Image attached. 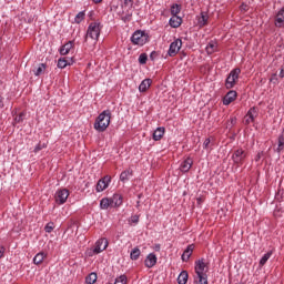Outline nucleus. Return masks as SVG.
I'll use <instances>...</instances> for the list:
<instances>
[{"mask_svg":"<svg viewBox=\"0 0 284 284\" xmlns=\"http://www.w3.org/2000/svg\"><path fill=\"white\" fill-rule=\"evenodd\" d=\"M112 112L110 110H104L95 119V122L93 124L94 130H97V132H105L110 126Z\"/></svg>","mask_w":284,"mask_h":284,"instance_id":"f257e3e1","label":"nucleus"},{"mask_svg":"<svg viewBox=\"0 0 284 284\" xmlns=\"http://www.w3.org/2000/svg\"><path fill=\"white\" fill-rule=\"evenodd\" d=\"M99 37H101V23L91 22L87 30L85 41H88V38L99 41Z\"/></svg>","mask_w":284,"mask_h":284,"instance_id":"f03ea898","label":"nucleus"},{"mask_svg":"<svg viewBox=\"0 0 284 284\" xmlns=\"http://www.w3.org/2000/svg\"><path fill=\"white\" fill-rule=\"evenodd\" d=\"M241 75V69H233L225 80L226 90H232L236 85V81H239V77Z\"/></svg>","mask_w":284,"mask_h":284,"instance_id":"7ed1b4c3","label":"nucleus"},{"mask_svg":"<svg viewBox=\"0 0 284 284\" xmlns=\"http://www.w3.org/2000/svg\"><path fill=\"white\" fill-rule=\"evenodd\" d=\"M247 159V151L243 149H236L232 154V161L235 165L241 166Z\"/></svg>","mask_w":284,"mask_h":284,"instance_id":"20e7f679","label":"nucleus"},{"mask_svg":"<svg viewBox=\"0 0 284 284\" xmlns=\"http://www.w3.org/2000/svg\"><path fill=\"white\" fill-rule=\"evenodd\" d=\"M149 36L141 30L135 31L131 37V43L133 45H145L148 43Z\"/></svg>","mask_w":284,"mask_h":284,"instance_id":"39448f33","label":"nucleus"},{"mask_svg":"<svg viewBox=\"0 0 284 284\" xmlns=\"http://www.w3.org/2000/svg\"><path fill=\"white\" fill-rule=\"evenodd\" d=\"M68 196H70V191L68 189H60L55 192V203L58 205H63L65 201H68Z\"/></svg>","mask_w":284,"mask_h":284,"instance_id":"423d86ee","label":"nucleus"},{"mask_svg":"<svg viewBox=\"0 0 284 284\" xmlns=\"http://www.w3.org/2000/svg\"><path fill=\"white\" fill-rule=\"evenodd\" d=\"M182 45H183V41L181 39H176L175 41H173L170 44V48L168 51L169 57H176Z\"/></svg>","mask_w":284,"mask_h":284,"instance_id":"0eeeda50","label":"nucleus"},{"mask_svg":"<svg viewBox=\"0 0 284 284\" xmlns=\"http://www.w3.org/2000/svg\"><path fill=\"white\" fill-rule=\"evenodd\" d=\"M210 266L205 263V258L195 261V274H207Z\"/></svg>","mask_w":284,"mask_h":284,"instance_id":"6e6552de","label":"nucleus"},{"mask_svg":"<svg viewBox=\"0 0 284 284\" xmlns=\"http://www.w3.org/2000/svg\"><path fill=\"white\" fill-rule=\"evenodd\" d=\"M112 181V176L105 175L104 178L100 179L97 183L95 191L103 192V190H108V185Z\"/></svg>","mask_w":284,"mask_h":284,"instance_id":"1a4fd4ad","label":"nucleus"},{"mask_svg":"<svg viewBox=\"0 0 284 284\" xmlns=\"http://www.w3.org/2000/svg\"><path fill=\"white\" fill-rule=\"evenodd\" d=\"M108 239L103 237L97 241L93 248V254H101L104 250H108Z\"/></svg>","mask_w":284,"mask_h":284,"instance_id":"9d476101","label":"nucleus"},{"mask_svg":"<svg viewBox=\"0 0 284 284\" xmlns=\"http://www.w3.org/2000/svg\"><path fill=\"white\" fill-rule=\"evenodd\" d=\"M237 93L234 90L229 91L225 97L223 98V104L230 105L233 101H236Z\"/></svg>","mask_w":284,"mask_h":284,"instance_id":"9b49d317","label":"nucleus"},{"mask_svg":"<svg viewBox=\"0 0 284 284\" xmlns=\"http://www.w3.org/2000/svg\"><path fill=\"white\" fill-rule=\"evenodd\" d=\"M194 164V161L192 158H186L180 165L181 172H190L192 170V165Z\"/></svg>","mask_w":284,"mask_h":284,"instance_id":"f8f14e48","label":"nucleus"},{"mask_svg":"<svg viewBox=\"0 0 284 284\" xmlns=\"http://www.w3.org/2000/svg\"><path fill=\"white\" fill-rule=\"evenodd\" d=\"M74 63V58H60L58 60V68L63 70V68H68V65H72Z\"/></svg>","mask_w":284,"mask_h":284,"instance_id":"ddd939ff","label":"nucleus"},{"mask_svg":"<svg viewBox=\"0 0 284 284\" xmlns=\"http://www.w3.org/2000/svg\"><path fill=\"white\" fill-rule=\"evenodd\" d=\"M156 254L150 253L144 261V265L145 267L152 268L154 265H156Z\"/></svg>","mask_w":284,"mask_h":284,"instance_id":"4468645a","label":"nucleus"},{"mask_svg":"<svg viewBox=\"0 0 284 284\" xmlns=\"http://www.w3.org/2000/svg\"><path fill=\"white\" fill-rule=\"evenodd\" d=\"M192 252H194V244H190L182 254V261L187 263L190 261V256H192Z\"/></svg>","mask_w":284,"mask_h":284,"instance_id":"2eb2a0df","label":"nucleus"},{"mask_svg":"<svg viewBox=\"0 0 284 284\" xmlns=\"http://www.w3.org/2000/svg\"><path fill=\"white\" fill-rule=\"evenodd\" d=\"M73 48H74V42L69 41L60 48V54L62 57H65V54H70V50H72Z\"/></svg>","mask_w":284,"mask_h":284,"instance_id":"dca6fc26","label":"nucleus"},{"mask_svg":"<svg viewBox=\"0 0 284 284\" xmlns=\"http://www.w3.org/2000/svg\"><path fill=\"white\" fill-rule=\"evenodd\" d=\"M283 23H284V7L282 9H280V11L276 14L275 27L283 28Z\"/></svg>","mask_w":284,"mask_h":284,"instance_id":"f3484780","label":"nucleus"},{"mask_svg":"<svg viewBox=\"0 0 284 284\" xmlns=\"http://www.w3.org/2000/svg\"><path fill=\"white\" fill-rule=\"evenodd\" d=\"M181 23H183V18L179 16H172L169 21V26H171V28H181Z\"/></svg>","mask_w":284,"mask_h":284,"instance_id":"a211bd4d","label":"nucleus"},{"mask_svg":"<svg viewBox=\"0 0 284 284\" xmlns=\"http://www.w3.org/2000/svg\"><path fill=\"white\" fill-rule=\"evenodd\" d=\"M194 283L195 284H209L207 283V273H195Z\"/></svg>","mask_w":284,"mask_h":284,"instance_id":"6ab92c4d","label":"nucleus"},{"mask_svg":"<svg viewBox=\"0 0 284 284\" xmlns=\"http://www.w3.org/2000/svg\"><path fill=\"white\" fill-rule=\"evenodd\" d=\"M165 134V129L163 126H159L154 132H153V141H161Z\"/></svg>","mask_w":284,"mask_h":284,"instance_id":"aec40b11","label":"nucleus"},{"mask_svg":"<svg viewBox=\"0 0 284 284\" xmlns=\"http://www.w3.org/2000/svg\"><path fill=\"white\" fill-rule=\"evenodd\" d=\"M110 205H114V200H112V197H103L100 201V207L101 210H108V207H110Z\"/></svg>","mask_w":284,"mask_h":284,"instance_id":"412c9836","label":"nucleus"},{"mask_svg":"<svg viewBox=\"0 0 284 284\" xmlns=\"http://www.w3.org/2000/svg\"><path fill=\"white\" fill-rule=\"evenodd\" d=\"M133 174L134 171H132V169H128L120 174V181H122V183H125V181H130V176H132Z\"/></svg>","mask_w":284,"mask_h":284,"instance_id":"4be33fe9","label":"nucleus"},{"mask_svg":"<svg viewBox=\"0 0 284 284\" xmlns=\"http://www.w3.org/2000/svg\"><path fill=\"white\" fill-rule=\"evenodd\" d=\"M152 85V79H144L139 85L140 92H148V89Z\"/></svg>","mask_w":284,"mask_h":284,"instance_id":"5701e85b","label":"nucleus"},{"mask_svg":"<svg viewBox=\"0 0 284 284\" xmlns=\"http://www.w3.org/2000/svg\"><path fill=\"white\" fill-rule=\"evenodd\" d=\"M209 19H210V16H207V12L202 11L201 17L197 20L199 26L201 28H203L204 26H207Z\"/></svg>","mask_w":284,"mask_h":284,"instance_id":"b1692460","label":"nucleus"},{"mask_svg":"<svg viewBox=\"0 0 284 284\" xmlns=\"http://www.w3.org/2000/svg\"><path fill=\"white\" fill-rule=\"evenodd\" d=\"M111 201H113L115 207H121L123 205V195L114 194Z\"/></svg>","mask_w":284,"mask_h":284,"instance_id":"393cba45","label":"nucleus"},{"mask_svg":"<svg viewBox=\"0 0 284 284\" xmlns=\"http://www.w3.org/2000/svg\"><path fill=\"white\" fill-rule=\"evenodd\" d=\"M187 278H190L187 271H182L180 273V275L178 276V283L179 284H187Z\"/></svg>","mask_w":284,"mask_h":284,"instance_id":"a878e982","label":"nucleus"},{"mask_svg":"<svg viewBox=\"0 0 284 284\" xmlns=\"http://www.w3.org/2000/svg\"><path fill=\"white\" fill-rule=\"evenodd\" d=\"M45 256H47V255H45L43 252L38 253V254L33 257V263H34V265H41V263H43Z\"/></svg>","mask_w":284,"mask_h":284,"instance_id":"bb28decb","label":"nucleus"},{"mask_svg":"<svg viewBox=\"0 0 284 284\" xmlns=\"http://www.w3.org/2000/svg\"><path fill=\"white\" fill-rule=\"evenodd\" d=\"M141 256V250L139 247H134L131 251L130 258L131 261H139V257Z\"/></svg>","mask_w":284,"mask_h":284,"instance_id":"cd10ccee","label":"nucleus"},{"mask_svg":"<svg viewBox=\"0 0 284 284\" xmlns=\"http://www.w3.org/2000/svg\"><path fill=\"white\" fill-rule=\"evenodd\" d=\"M181 13V4L174 3L171 6V14L172 17H178Z\"/></svg>","mask_w":284,"mask_h":284,"instance_id":"c85d7f7f","label":"nucleus"},{"mask_svg":"<svg viewBox=\"0 0 284 284\" xmlns=\"http://www.w3.org/2000/svg\"><path fill=\"white\" fill-rule=\"evenodd\" d=\"M97 273L95 272H92L90 273L87 277H85V283L87 284H95L97 283Z\"/></svg>","mask_w":284,"mask_h":284,"instance_id":"c756f323","label":"nucleus"},{"mask_svg":"<svg viewBox=\"0 0 284 284\" xmlns=\"http://www.w3.org/2000/svg\"><path fill=\"white\" fill-rule=\"evenodd\" d=\"M206 52H207V54H214V52H216V44L210 42L206 45Z\"/></svg>","mask_w":284,"mask_h":284,"instance_id":"7c9ffc66","label":"nucleus"},{"mask_svg":"<svg viewBox=\"0 0 284 284\" xmlns=\"http://www.w3.org/2000/svg\"><path fill=\"white\" fill-rule=\"evenodd\" d=\"M140 219H141V215H132L129 219V225H136V224H139Z\"/></svg>","mask_w":284,"mask_h":284,"instance_id":"2f4dec72","label":"nucleus"},{"mask_svg":"<svg viewBox=\"0 0 284 284\" xmlns=\"http://www.w3.org/2000/svg\"><path fill=\"white\" fill-rule=\"evenodd\" d=\"M270 256H272V252H267L266 254H264L262 256V258L260 260V265L261 266L265 265V263H267V261H270Z\"/></svg>","mask_w":284,"mask_h":284,"instance_id":"473e14b6","label":"nucleus"},{"mask_svg":"<svg viewBox=\"0 0 284 284\" xmlns=\"http://www.w3.org/2000/svg\"><path fill=\"white\" fill-rule=\"evenodd\" d=\"M246 116L250 118L251 121H254V119L256 116V108L255 106L251 108L248 110Z\"/></svg>","mask_w":284,"mask_h":284,"instance_id":"72a5a7b5","label":"nucleus"},{"mask_svg":"<svg viewBox=\"0 0 284 284\" xmlns=\"http://www.w3.org/2000/svg\"><path fill=\"white\" fill-rule=\"evenodd\" d=\"M114 284H128V276L120 275L118 278H115Z\"/></svg>","mask_w":284,"mask_h":284,"instance_id":"f704fd0d","label":"nucleus"},{"mask_svg":"<svg viewBox=\"0 0 284 284\" xmlns=\"http://www.w3.org/2000/svg\"><path fill=\"white\" fill-rule=\"evenodd\" d=\"M85 19V11H80L74 21L77 23H81V21H83Z\"/></svg>","mask_w":284,"mask_h":284,"instance_id":"c9c22d12","label":"nucleus"},{"mask_svg":"<svg viewBox=\"0 0 284 284\" xmlns=\"http://www.w3.org/2000/svg\"><path fill=\"white\" fill-rule=\"evenodd\" d=\"M45 72V63H41L37 71L34 72L36 77H41V73Z\"/></svg>","mask_w":284,"mask_h":284,"instance_id":"e433bc0d","label":"nucleus"},{"mask_svg":"<svg viewBox=\"0 0 284 284\" xmlns=\"http://www.w3.org/2000/svg\"><path fill=\"white\" fill-rule=\"evenodd\" d=\"M139 63H141V65H145V63H148V54L146 53H141L140 54Z\"/></svg>","mask_w":284,"mask_h":284,"instance_id":"4c0bfd02","label":"nucleus"},{"mask_svg":"<svg viewBox=\"0 0 284 284\" xmlns=\"http://www.w3.org/2000/svg\"><path fill=\"white\" fill-rule=\"evenodd\" d=\"M54 230V223L53 222H49L45 226H44V231L50 234L52 231Z\"/></svg>","mask_w":284,"mask_h":284,"instance_id":"58836bf2","label":"nucleus"},{"mask_svg":"<svg viewBox=\"0 0 284 284\" xmlns=\"http://www.w3.org/2000/svg\"><path fill=\"white\" fill-rule=\"evenodd\" d=\"M45 144L38 143L33 150V152L37 154V152H41V150L45 149Z\"/></svg>","mask_w":284,"mask_h":284,"instance_id":"ea45409f","label":"nucleus"},{"mask_svg":"<svg viewBox=\"0 0 284 284\" xmlns=\"http://www.w3.org/2000/svg\"><path fill=\"white\" fill-rule=\"evenodd\" d=\"M263 156H265V152H263V151L258 152L255 156L256 163H258L261 161V159H263Z\"/></svg>","mask_w":284,"mask_h":284,"instance_id":"a19ab883","label":"nucleus"},{"mask_svg":"<svg viewBox=\"0 0 284 284\" xmlns=\"http://www.w3.org/2000/svg\"><path fill=\"white\" fill-rule=\"evenodd\" d=\"M125 8H132L134 6V0H124Z\"/></svg>","mask_w":284,"mask_h":284,"instance_id":"79ce46f5","label":"nucleus"},{"mask_svg":"<svg viewBox=\"0 0 284 284\" xmlns=\"http://www.w3.org/2000/svg\"><path fill=\"white\" fill-rule=\"evenodd\" d=\"M115 3H119V0H112L111 1V10H116V8H119V6L115 4Z\"/></svg>","mask_w":284,"mask_h":284,"instance_id":"37998d69","label":"nucleus"},{"mask_svg":"<svg viewBox=\"0 0 284 284\" xmlns=\"http://www.w3.org/2000/svg\"><path fill=\"white\" fill-rule=\"evenodd\" d=\"M156 57H159V53L156 51H152L150 54L151 61H154L156 59Z\"/></svg>","mask_w":284,"mask_h":284,"instance_id":"c03bdc74","label":"nucleus"},{"mask_svg":"<svg viewBox=\"0 0 284 284\" xmlns=\"http://www.w3.org/2000/svg\"><path fill=\"white\" fill-rule=\"evenodd\" d=\"M14 121L17 123H21V121H23V113H20L19 115L16 116Z\"/></svg>","mask_w":284,"mask_h":284,"instance_id":"a18cd8bd","label":"nucleus"},{"mask_svg":"<svg viewBox=\"0 0 284 284\" xmlns=\"http://www.w3.org/2000/svg\"><path fill=\"white\" fill-rule=\"evenodd\" d=\"M205 202V197L204 196H199V197H196V203H197V205H201V204H203Z\"/></svg>","mask_w":284,"mask_h":284,"instance_id":"49530a36","label":"nucleus"},{"mask_svg":"<svg viewBox=\"0 0 284 284\" xmlns=\"http://www.w3.org/2000/svg\"><path fill=\"white\" fill-rule=\"evenodd\" d=\"M210 143H211L210 138L205 139V141L203 143L205 150H207V148L210 146Z\"/></svg>","mask_w":284,"mask_h":284,"instance_id":"de8ad7c7","label":"nucleus"},{"mask_svg":"<svg viewBox=\"0 0 284 284\" xmlns=\"http://www.w3.org/2000/svg\"><path fill=\"white\" fill-rule=\"evenodd\" d=\"M251 123H254V121H252L250 118H247V119L245 120V124H246V125H250Z\"/></svg>","mask_w":284,"mask_h":284,"instance_id":"09e8293b","label":"nucleus"},{"mask_svg":"<svg viewBox=\"0 0 284 284\" xmlns=\"http://www.w3.org/2000/svg\"><path fill=\"white\" fill-rule=\"evenodd\" d=\"M280 78H281V79H284V69H281V71H280Z\"/></svg>","mask_w":284,"mask_h":284,"instance_id":"8fccbe9b","label":"nucleus"},{"mask_svg":"<svg viewBox=\"0 0 284 284\" xmlns=\"http://www.w3.org/2000/svg\"><path fill=\"white\" fill-rule=\"evenodd\" d=\"M3 98H0V108H3Z\"/></svg>","mask_w":284,"mask_h":284,"instance_id":"3c124183","label":"nucleus"},{"mask_svg":"<svg viewBox=\"0 0 284 284\" xmlns=\"http://www.w3.org/2000/svg\"><path fill=\"white\" fill-rule=\"evenodd\" d=\"M103 0H93V3H101Z\"/></svg>","mask_w":284,"mask_h":284,"instance_id":"603ef678","label":"nucleus"},{"mask_svg":"<svg viewBox=\"0 0 284 284\" xmlns=\"http://www.w3.org/2000/svg\"><path fill=\"white\" fill-rule=\"evenodd\" d=\"M231 123H236V118L231 119Z\"/></svg>","mask_w":284,"mask_h":284,"instance_id":"864d4df0","label":"nucleus"},{"mask_svg":"<svg viewBox=\"0 0 284 284\" xmlns=\"http://www.w3.org/2000/svg\"><path fill=\"white\" fill-rule=\"evenodd\" d=\"M155 250H156V252H159V250H161V245H156Z\"/></svg>","mask_w":284,"mask_h":284,"instance_id":"5fc2aeb1","label":"nucleus"},{"mask_svg":"<svg viewBox=\"0 0 284 284\" xmlns=\"http://www.w3.org/2000/svg\"><path fill=\"white\" fill-rule=\"evenodd\" d=\"M0 258H3V251L0 250Z\"/></svg>","mask_w":284,"mask_h":284,"instance_id":"6e6d98bb","label":"nucleus"}]
</instances>
